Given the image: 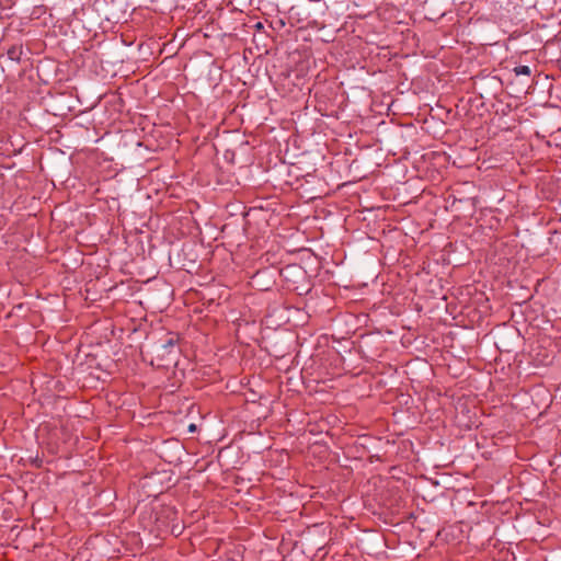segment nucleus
<instances>
[{
  "label": "nucleus",
  "mask_w": 561,
  "mask_h": 561,
  "mask_svg": "<svg viewBox=\"0 0 561 561\" xmlns=\"http://www.w3.org/2000/svg\"><path fill=\"white\" fill-rule=\"evenodd\" d=\"M179 336L173 333H169L165 339L160 340L153 347L157 358L161 360L159 366H168L175 358L178 353Z\"/></svg>",
  "instance_id": "obj_1"
},
{
  "label": "nucleus",
  "mask_w": 561,
  "mask_h": 561,
  "mask_svg": "<svg viewBox=\"0 0 561 561\" xmlns=\"http://www.w3.org/2000/svg\"><path fill=\"white\" fill-rule=\"evenodd\" d=\"M7 55L9 59L13 61H20L21 55H22V47L21 46H12L8 49Z\"/></svg>",
  "instance_id": "obj_2"
},
{
  "label": "nucleus",
  "mask_w": 561,
  "mask_h": 561,
  "mask_svg": "<svg viewBox=\"0 0 561 561\" xmlns=\"http://www.w3.org/2000/svg\"><path fill=\"white\" fill-rule=\"evenodd\" d=\"M514 72L516 76H530L531 70L528 66H517L514 68Z\"/></svg>",
  "instance_id": "obj_3"
},
{
  "label": "nucleus",
  "mask_w": 561,
  "mask_h": 561,
  "mask_svg": "<svg viewBox=\"0 0 561 561\" xmlns=\"http://www.w3.org/2000/svg\"><path fill=\"white\" fill-rule=\"evenodd\" d=\"M194 430H195V425H193V424H192V425L190 426V431H194Z\"/></svg>",
  "instance_id": "obj_4"
}]
</instances>
